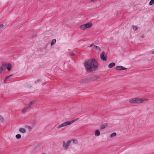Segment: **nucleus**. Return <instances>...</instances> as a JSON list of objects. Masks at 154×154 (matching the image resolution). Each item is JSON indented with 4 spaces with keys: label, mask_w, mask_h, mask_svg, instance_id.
Returning <instances> with one entry per match:
<instances>
[{
    "label": "nucleus",
    "mask_w": 154,
    "mask_h": 154,
    "mask_svg": "<svg viewBox=\"0 0 154 154\" xmlns=\"http://www.w3.org/2000/svg\"><path fill=\"white\" fill-rule=\"evenodd\" d=\"M84 65L88 72H90L96 70L98 66L97 62L94 58L86 60Z\"/></svg>",
    "instance_id": "obj_1"
},
{
    "label": "nucleus",
    "mask_w": 154,
    "mask_h": 154,
    "mask_svg": "<svg viewBox=\"0 0 154 154\" xmlns=\"http://www.w3.org/2000/svg\"><path fill=\"white\" fill-rule=\"evenodd\" d=\"M147 99H143L139 98H135L130 100L129 102L132 103H143L144 101H147Z\"/></svg>",
    "instance_id": "obj_2"
},
{
    "label": "nucleus",
    "mask_w": 154,
    "mask_h": 154,
    "mask_svg": "<svg viewBox=\"0 0 154 154\" xmlns=\"http://www.w3.org/2000/svg\"><path fill=\"white\" fill-rule=\"evenodd\" d=\"M78 119H79V118H77V119H76L73 120L71 122H69V121L63 123L62 124H61L59 125L57 127V128H60L62 127L66 126L68 125H70L71 124H72V123L78 120Z\"/></svg>",
    "instance_id": "obj_3"
},
{
    "label": "nucleus",
    "mask_w": 154,
    "mask_h": 154,
    "mask_svg": "<svg viewBox=\"0 0 154 154\" xmlns=\"http://www.w3.org/2000/svg\"><path fill=\"white\" fill-rule=\"evenodd\" d=\"M92 24L91 23H88L85 24H83L81 25L80 28L82 30H85L87 28L90 27L92 26Z\"/></svg>",
    "instance_id": "obj_4"
},
{
    "label": "nucleus",
    "mask_w": 154,
    "mask_h": 154,
    "mask_svg": "<svg viewBox=\"0 0 154 154\" xmlns=\"http://www.w3.org/2000/svg\"><path fill=\"white\" fill-rule=\"evenodd\" d=\"M105 53L104 51L102 52L100 54V58L103 61L106 60V56H105Z\"/></svg>",
    "instance_id": "obj_5"
},
{
    "label": "nucleus",
    "mask_w": 154,
    "mask_h": 154,
    "mask_svg": "<svg viewBox=\"0 0 154 154\" xmlns=\"http://www.w3.org/2000/svg\"><path fill=\"white\" fill-rule=\"evenodd\" d=\"M71 142V141L70 140H68L66 143L65 142H63V146L66 149H67L68 146L70 145Z\"/></svg>",
    "instance_id": "obj_6"
},
{
    "label": "nucleus",
    "mask_w": 154,
    "mask_h": 154,
    "mask_svg": "<svg viewBox=\"0 0 154 154\" xmlns=\"http://www.w3.org/2000/svg\"><path fill=\"white\" fill-rule=\"evenodd\" d=\"M100 75H92L90 77L88 78V80L93 79L94 80H97L100 78Z\"/></svg>",
    "instance_id": "obj_7"
},
{
    "label": "nucleus",
    "mask_w": 154,
    "mask_h": 154,
    "mask_svg": "<svg viewBox=\"0 0 154 154\" xmlns=\"http://www.w3.org/2000/svg\"><path fill=\"white\" fill-rule=\"evenodd\" d=\"M93 47L96 50H97L100 51V48L98 46L94 45V44L91 45L90 47Z\"/></svg>",
    "instance_id": "obj_8"
},
{
    "label": "nucleus",
    "mask_w": 154,
    "mask_h": 154,
    "mask_svg": "<svg viewBox=\"0 0 154 154\" xmlns=\"http://www.w3.org/2000/svg\"><path fill=\"white\" fill-rule=\"evenodd\" d=\"M6 67L7 68L8 71H10L11 69V65L10 63H9L8 64H7Z\"/></svg>",
    "instance_id": "obj_9"
},
{
    "label": "nucleus",
    "mask_w": 154,
    "mask_h": 154,
    "mask_svg": "<svg viewBox=\"0 0 154 154\" xmlns=\"http://www.w3.org/2000/svg\"><path fill=\"white\" fill-rule=\"evenodd\" d=\"M29 109V108L27 106H26L22 109V112L23 113L26 112Z\"/></svg>",
    "instance_id": "obj_10"
},
{
    "label": "nucleus",
    "mask_w": 154,
    "mask_h": 154,
    "mask_svg": "<svg viewBox=\"0 0 154 154\" xmlns=\"http://www.w3.org/2000/svg\"><path fill=\"white\" fill-rule=\"evenodd\" d=\"M7 63L5 62H2L1 67H2V69H3V70L5 68L6 66Z\"/></svg>",
    "instance_id": "obj_11"
},
{
    "label": "nucleus",
    "mask_w": 154,
    "mask_h": 154,
    "mask_svg": "<svg viewBox=\"0 0 154 154\" xmlns=\"http://www.w3.org/2000/svg\"><path fill=\"white\" fill-rule=\"evenodd\" d=\"M115 64L114 63L112 62L109 64L108 66L109 68H112L115 66Z\"/></svg>",
    "instance_id": "obj_12"
},
{
    "label": "nucleus",
    "mask_w": 154,
    "mask_h": 154,
    "mask_svg": "<svg viewBox=\"0 0 154 154\" xmlns=\"http://www.w3.org/2000/svg\"><path fill=\"white\" fill-rule=\"evenodd\" d=\"M95 135L96 136H99L100 135V132L99 130H96L95 131Z\"/></svg>",
    "instance_id": "obj_13"
},
{
    "label": "nucleus",
    "mask_w": 154,
    "mask_h": 154,
    "mask_svg": "<svg viewBox=\"0 0 154 154\" xmlns=\"http://www.w3.org/2000/svg\"><path fill=\"white\" fill-rule=\"evenodd\" d=\"M19 131L22 133H25L26 132V130L23 128H20L19 130Z\"/></svg>",
    "instance_id": "obj_14"
},
{
    "label": "nucleus",
    "mask_w": 154,
    "mask_h": 154,
    "mask_svg": "<svg viewBox=\"0 0 154 154\" xmlns=\"http://www.w3.org/2000/svg\"><path fill=\"white\" fill-rule=\"evenodd\" d=\"M122 66H118L116 67V69L118 70H122Z\"/></svg>",
    "instance_id": "obj_15"
},
{
    "label": "nucleus",
    "mask_w": 154,
    "mask_h": 154,
    "mask_svg": "<svg viewBox=\"0 0 154 154\" xmlns=\"http://www.w3.org/2000/svg\"><path fill=\"white\" fill-rule=\"evenodd\" d=\"M34 101H31L27 106L29 108H30L32 105L34 103Z\"/></svg>",
    "instance_id": "obj_16"
},
{
    "label": "nucleus",
    "mask_w": 154,
    "mask_h": 154,
    "mask_svg": "<svg viewBox=\"0 0 154 154\" xmlns=\"http://www.w3.org/2000/svg\"><path fill=\"white\" fill-rule=\"evenodd\" d=\"M107 125L106 123H105L104 125H102L101 126L100 129H103L105 128H106V126Z\"/></svg>",
    "instance_id": "obj_17"
},
{
    "label": "nucleus",
    "mask_w": 154,
    "mask_h": 154,
    "mask_svg": "<svg viewBox=\"0 0 154 154\" xmlns=\"http://www.w3.org/2000/svg\"><path fill=\"white\" fill-rule=\"evenodd\" d=\"M13 75L12 74H11V75H9L8 76H7L5 79L4 80V82H6L7 81V80L10 77H11V76H13Z\"/></svg>",
    "instance_id": "obj_18"
},
{
    "label": "nucleus",
    "mask_w": 154,
    "mask_h": 154,
    "mask_svg": "<svg viewBox=\"0 0 154 154\" xmlns=\"http://www.w3.org/2000/svg\"><path fill=\"white\" fill-rule=\"evenodd\" d=\"M116 133L115 132H114L113 133H112V134L109 136V137L110 138H112V137H115L116 136Z\"/></svg>",
    "instance_id": "obj_19"
},
{
    "label": "nucleus",
    "mask_w": 154,
    "mask_h": 154,
    "mask_svg": "<svg viewBox=\"0 0 154 154\" xmlns=\"http://www.w3.org/2000/svg\"><path fill=\"white\" fill-rule=\"evenodd\" d=\"M56 42V40L55 39H53L51 43V45H54Z\"/></svg>",
    "instance_id": "obj_20"
},
{
    "label": "nucleus",
    "mask_w": 154,
    "mask_h": 154,
    "mask_svg": "<svg viewBox=\"0 0 154 154\" xmlns=\"http://www.w3.org/2000/svg\"><path fill=\"white\" fill-rule=\"evenodd\" d=\"M16 137L17 139H19L21 138V135L20 134H17L16 135Z\"/></svg>",
    "instance_id": "obj_21"
},
{
    "label": "nucleus",
    "mask_w": 154,
    "mask_h": 154,
    "mask_svg": "<svg viewBox=\"0 0 154 154\" xmlns=\"http://www.w3.org/2000/svg\"><path fill=\"white\" fill-rule=\"evenodd\" d=\"M132 28H133V29L134 31L136 30H137V29H138V28L137 26H134V25L132 26Z\"/></svg>",
    "instance_id": "obj_22"
},
{
    "label": "nucleus",
    "mask_w": 154,
    "mask_h": 154,
    "mask_svg": "<svg viewBox=\"0 0 154 154\" xmlns=\"http://www.w3.org/2000/svg\"><path fill=\"white\" fill-rule=\"evenodd\" d=\"M154 3V0H151L149 3V5H151Z\"/></svg>",
    "instance_id": "obj_23"
},
{
    "label": "nucleus",
    "mask_w": 154,
    "mask_h": 154,
    "mask_svg": "<svg viewBox=\"0 0 154 154\" xmlns=\"http://www.w3.org/2000/svg\"><path fill=\"white\" fill-rule=\"evenodd\" d=\"M72 141H73V143L75 144H77L78 143V141L77 140L73 139L72 140Z\"/></svg>",
    "instance_id": "obj_24"
},
{
    "label": "nucleus",
    "mask_w": 154,
    "mask_h": 154,
    "mask_svg": "<svg viewBox=\"0 0 154 154\" xmlns=\"http://www.w3.org/2000/svg\"><path fill=\"white\" fill-rule=\"evenodd\" d=\"M0 120L2 121H3L4 120V119L3 118V117L2 116H1L0 115Z\"/></svg>",
    "instance_id": "obj_25"
},
{
    "label": "nucleus",
    "mask_w": 154,
    "mask_h": 154,
    "mask_svg": "<svg viewBox=\"0 0 154 154\" xmlns=\"http://www.w3.org/2000/svg\"><path fill=\"white\" fill-rule=\"evenodd\" d=\"M3 70V69H2V67H0V73H1Z\"/></svg>",
    "instance_id": "obj_26"
},
{
    "label": "nucleus",
    "mask_w": 154,
    "mask_h": 154,
    "mask_svg": "<svg viewBox=\"0 0 154 154\" xmlns=\"http://www.w3.org/2000/svg\"><path fill=\"white\" fill-rule=\"evenodd\" d=\"M69 55L72 56H74V54L73 53L70 52L69 53Z\"/></svg>",
    "instance_id": "obj_27"
},
{
    "label": "nucleus",
    "mask_w": 154,
    "mask_h": 154,
    "mask_svg": "<svg viewBox=\"0 0 154 154\" xmlns=\"http://www.w3.org/2000/svg\"><path fill=\"white\" fill-rule=\"evenodd\" d=\"M4 26V25L3 24H1L0 25V29L2 28Z\"/></svg>",
    "instance_id": "obj_28"
},
{
    "label": "nucleus",
    "mask_w": 154,
    "mask_h": 154,
    "mask_svg": "<svg viewBox=\"0 0 154 154\" xmlns=\"http://www.w3.org/2000/svg\"><path fill=\"white\" fill-rule=\"evenodd\" d=\"M122 70H126V69H127V68H125V67H123V66H122Z\"/></svg>",
    "instance_id": "obj_29"
},
{
    "label": "nucleus",
    "mask_w": 154,
    "mask_h": 154,
    "mask_svg": "<svg viewBox=\"0 0 154 154\" xmlns=\"http://www.w3.org/2000/svg\"><path fill=\"white\" fill-rule=\"evenodd\" d=\"M40 80H38L36 81L35 82V83H36L37 82H40Z\"/></svg>",
    "instance_id": "obj_30"
},
{
    "label": "nucleus",
    "mask_w": 154,
    "mask_h": 154,
    "mask_svg": "<svg viewBox=\"0 0 154 154\" xmlns=\"http://www.w3.org/2000/svg\"><path fill=\"white\" fill-rule=\"evenodd\" d=\"M96 1V0H91L90 2H94Z\"/></svg>",
    "instance_id": "obj_31"
},
{
    "label": "nucleus",
    "mask_w": 154,
    "mask_h": 154,
    "mask_svg": "<svg viewBox=\"0 0 154 154\" xmlns=\"http://www.w3.org/2000/svg\"><path fill=\"white\" fill-rule=\"evenodd\" d=\"M28 128L29 129H31V128L29 126H28Z\"/></svg>",
    "instance_id": "obj_32"
},
{
    "label": "nucleus",
    "mask_w": 154,
    "mask_h": 154,
    "mask_svg": "<svg viewBox=\"0 0 154 154\" xmlns=\"http://www.w3.org/2000/svg\"><path fill=\"white\" fill-rule=\"evenodd\" d=\"M152 54H154V51H153L152 52Z\"/></svg>",
    "instance_id": "obj_33"
},
{
    "label": "nucleus",
    "mask_w": 154,
    "mask_h": 154,
    "mask_svg": "<svg viewBox=\"0 0 154 154\" xmlns=\"http://www.w3.org/2000/svg\"><path fill=\"white\" fill-rule=\"evenodd\" d=\"M141 37H142V38H143V37H144V36H143V35H142V36H141Z\"/></svg>",
    "instance_id": "obj_34"
},
{
    "label": "nucleus",
    "mask_w": 154,
    "mask_h": 154,
    "mask_svg": "<svg viewBox=\"0 0 154 154\" xmlns=\"http://www.w3.org/2000/svg\"><path fill=\"white\" fill-rule=\"evenodd\" d=\"M84 80H85V79H83V80H82V81L83 82H84Z\"/></svg>",
    "instance_id": "obj_35"
},
{
    "label": "nucleus",
    "mask_w": 154,
    "mask_h": 154,
    "mask_svg": "<svg viewBox=\"0 0 154 154\" xmlns=\"http://www.w3.org/2000/svg\"><path fill=\"white\" fill-rule=\"evenodd\" d=\"M45 154V153H43V154Z\"/></svg>",
    "instance_id": "obj_36"
}]
</instances>
